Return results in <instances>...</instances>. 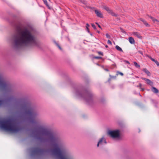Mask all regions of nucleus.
Returning <instances> with one entry per match:
<instances>
[{"instance_id":"nucleus-20","label":"nucleus","mask_w":159,"mask_h":159,"mask_svg":"<svg viewBox=\"0 0 159 159\" xmlns=\"http://www.w3.org/2000/svg\"><path fill=\"white\" fill-rule=\"evenodd\" d=\"M4 103V101H0V107L2 106Z\"/></svg>"},{"instance_id":"nucleus-19","label":"nucleus","mask_w":159,"mask_h":159,"mask_svg":"<svg viewBox=\"0 0 159 159\" xmlns=\"http://www.w3.org/2000/svg\"><path fill=\"white\" fill-rule=\"evenodd\" d=\"M42 151V150L41 149H40L38 148H36L34 150V152H35L36 153H38L39 152H40Z\"/></svg>"},{"instance_id":"nucleus-5","label":"nucleus","mask_w":159,"mask_h":159,"mask_svg":"<svg viewBox=\"0 0 159 159\" xmlns=\"http://www.w3.org/2000/svg\"><path fill=\"white\" fill-rule=\"evenodd\" d=\"M0 88L2 90L8 91L11 88L10 86L4 80L0 75Z\"/></svg>"},{"instance_id":"nucleus-17","label":"nucleus","mask_w":159,"mask_h":159,"mask_svg":"<svg viewBox=\"0 0 159 159\" xmlns=\"http://www.w3.org/2000/svg\"><path fill=\"white\" fill-rule=\"evenodd\" d=\"M133 34L135 36L138 37V38H140V34L137 32H134Z\"/></svg>"},{"instance_id":"nucleus-30","label":"nucleus","mask_w":159,"mask_h":159,"mask_svg":"<svg viewBox=\"0 0 159 159\" xmlns=\"http://www.w3.org/2000/svg\"><path fill=\"white\" fill-rule=\"evenodd\" d=\"M118 74L120 75L121 76H123V74L122 73V72H118Z\"/></svg>"},{"instance_id":"nucleus-14","label":"nucleus","mask_w":159,"mask_h":159,"mask_svg":"<svg viewBox=\"0 0 159 159\" xmlns=\"http://www.w3.org/2000/svg\"><path fill=\"white\" fill-rule=\"evenodd\" d=\"M149 17L154 22L156 21L157 22V23H159V21L155 19L153 17L151 16H149Z\"/></svg>"},{"instance_id":"nucleus-35","label":"nucleus","mask_w":159,"mask_h":159,"mask_svg":"<svg viewBox=\"0 0 159 159\" xmlns=\"http://www.w3.org/2000/svg\"><path fill=\"white\" fill-rule=\"evenodd\" d=\"M57 46L60 49H61V47L60 46H59L58 45H57Z\"/></svg>"},{"instance_id":"nucleus-3","label":"nucleus","mask_w":159,"mask_h":159,"mask_svg":"<svg viewBox=\"0 0 159 159\" xmlns=\"http://www.w3.org/2000/svg\"><path fill=\"white\" fill-rule=\"evenodd\" d=\"M0 127L1 129L12 133H16L21 129L15 124L11 120L9 119L0 120Z\"/></svg>"},{"instance_id":"nucleus-9","label":"nucleus","mask_w":159,"mask_h":159,"mask_svg":"<svg viewBox=\"0 0 159 159\" xmlns=\"http://www.w3.org/2000/svg\"><path fill=\"white\" fill-rule=\"evenodd\" d=\"M95 12L98 16L101 18L103 17V15L100 11H99L98 10H95Z\"/></svg>"},{"instance_id":"nucleus-26","label":"nucleus","mask_w":159,"mask_h":159,"mask_svg":"<svg viewBox=\"0 0 159 159\" xmlns=\"http://www.w3.org/2000/svg\"><path fill=\"white\" fill-rule=\"evenodd\" d=\"M154 62L156 63L157 66H159V62L157 60H155Z\"/></svg>"},{"instance_id":"nucleus-8","label":"nucleus","mask_w":159,"mask_h":159,"mask_svg":"<svg viewBox=\"0 0 159 159\" xmlns=\"http://www.w3.org/2000/svg\"><path fill=\"white\" fill-rule=\"evenodd\" d=\"M103 143H106L107 142L106 141L105 139L103 137L101 138L98 142L97 144V147H99V145H102Z\"/></svg>"},{"instance_id":"nucleus-21","label":"nucleus","mask_w":159,"mask_h":159,"mask_svg":"<svg viewBox=\"0 0 159 159\" xmlns=\"http://www.w3.org/2000/svg\"><path fill=\"white\" fill-rule=\"evenodd\" d=\"M91 25L94 29H95V30L96 29V27L95 25L93 24H91Z\"/></svg>"},{"instance_id":"nucleus-27","label":"nucleus","mask_w":159,"mask_h":159,"mask_svg":"<svg viewBox=\"0 0 159 159\" xmlns=\"http://www.w3.org/2000/svg\"><path fill=\"white\" fill-rule=\"evenodd\" d=\"M107 43L109 44H110L111 45H112V43L111 42V41L109 40H108L107 41Z\"/></svg>"},{"instance_id":"nucleus-6","label":"nucleus","mask_w":159,"mask_h":159,"mask_svg":"<svg viewBox=\"0 0 159 159\" xmlns=\"http://www.w3.org/2000/svg\"><path fill=\"white\" fill-rule=\"evenodd\" d=\"M120 131L118 130H116L113 131H109L108 134L112 138H119L120 137Z\"/></svg>"},{"instance_id":"nucleus-24","label":"nucleus","mask_w":159,"mask_h":159,"mask_svg":"<svg viewBox=\"0 0 159 159\" xmlns=\"http://www.w3.org/2000/svg\"><path fill=\"white\" fill-rule=\"evenodd\" d=\"M94 58H95L96 59H100L102 58V57H100L96 56V57H94Z\"/></svg>"},{"instance_id":"nucleus-18","label":"nucleus","mask_w":159,"mask_h":159,"mask_svg":"<svg viewBox=\"0 0 159 159\" xmlns=\"http://www.w3.org/2000/svg\"><path fill=\"white\" fill-rule=\"evenodd\" d=\"M134 64L135 66H136L137 68H140V66L136 62H134Z\"/></svg>"},{"instance_id":"nucleus-10","label":"nucleus","mask_w":159,"mask_h":159,"mask_svg":"<svg viewBox=\"0 0 159 159\" xmlns=\"http://www.w3.org/2000/svg\"><path fill=\"white\" fill-rule=\"evenodd\" d=\"M139 20L142 21L146 27H149L150 26L142 18H140Z\"/></svg>"},{"instance_id":"nucleus-15","label":"nucleus","mask_w":159,"mask_h":159,"mask_svg":"<svg viewBox=\"0 0 159 159\" xmlns=\"http://www.w3.org/2000/svg\"><path fill=\"white\" fill-rule=\"evenodd\" d=\"M147 84L150 85H152L153 84V83L150 80L148 79L147 81H146Z\"/></svg>"},{"instance_id":"nucleus-13","label":"nucleus","mask_w":159,"mask_h":159,"mask_svg":"<svg viewBox=\"0 0 159 159\" xmlns=\"http://www.w3.org/2000/svg\"><path fill=\"white\" fill-rule=\"evenodd\" d=\"M152 92L155 93H157L158 92V90L154 87H152Z\"/></svg>"},{"instance_id":"nucleus-1","label":"nucleus","mask_w":159,"mask_h":159,"mask_svg":"<svg viewBox=\"0 0 159 159\" xmlns=\"http://www.w3.org/2000/svg\"><path fill=\"white\" fill-rule=\"evenodd\" d=\"M37 139L41 140L51 142L54 147L52 152L58 159H72L67 151L63 148L61 141L53 133L47 129L40 128L38 132Z\"/></svg>"},{"instance_id":"nucleus-32","label":"nucleus","mask_w":159,"mask_h":159,"mask_svg":"<svg viewBox=\"0 0 159 159\" xmlns=\"http://www.w3.org/2000/svg\"><path fill=\"white\" fill-rule=\"evenodd\" d=\"M124 62H125L126 63H128V64H130V63H129V61H127L124 60Z\"/></svg>"},{"instance_id":"nucleus-38","label":"nucleus","mask_w":159,"mask_h":159,"mask_svg":"<svg viewBox=\"0 0 159 159\" xmlns=\"http://www.w3.org/2000/svg\"><path fill=\"white\" fill-rule=\"evenodd\" d=\"M105 47L106 48H107L108 47V46L107 45H106L105 46Z\"/></svg>"},{"instance_id":"nucleus-12","label":"nucleus","mask_w":159,"mask_h":159,"mask_svg":"<svg viewBox=\"0 0 159 159\" xmlns=\"http://www.w3.org/2000/svg\"><path fill=\"white\" fill-rule=\"evenodd\" d=\"M129 41L131 44H134L135 43V41L133 38L132 37H129Z\"/></svg>"},{"instance_id":"nucleus-7","label":"nucleus","mask_w":159,"mask_h":159,"mask_svg":"<svg viewBox=\"0 0 159 159\" xmlns=\"http://www.w3.org/2000/svg\"><path fill=\"white\" fill-rule=\"evenodd\" d=\"M102 7L103 9L107 11L109 13L111 14L112 16H114L116 17H117V14L114 13L107 7L105 6H103Z\"/></svg>"},{"instance_id":"nucleus-22","label":"nucleus","mask_w":159,"mask_h":159,"mask_svg":"<svg viewBox=\"0 0 159 159\" xmlns=\"http://www.w3.org/2000/svg\"><path fill=\"white\" fill-rule=\"evenodd\" d=\"M43 2L47 6H48V2L46 0H44Z\"/></svg>"},{"instance_id":"nucleus-25","label":"nucleus","mask_w":159,"mask_h":159,"mask_svg":"<svg viewBox=\"0 0 159 159\" xmlns=\"http://www.w3.org/2000/svg\"><path fill=\"white\" fill-rule=\"evenodd\" d=\"M89 26V24L88 23L86 24V29L88 31H89L88 27Z\"/></svg>"},{"instance_id":"nucleus-28","label":"nucleus","mask_w":159,"mask_h":159,"mask_svg":"<svg viewBox=\"0 0 159 159\" xmlns=\"http://www.w3.org/2000/svg\"><path fill=\"white\" fill-rule=\"evenodd\" d=\"M149 58L152 61L154 62L155 60L153 58H152L151 57H149Z\"/></svg>"},{"instance_id":"nucleus-16","label":"nucleus","mask_w":159,"mask_h":159,"mask_svg":"<svg viewBox=\"0 0 159 159\" xmlns=\"http://www.w3.org/2000/svg\"><path fill=\"white\" fill-rule=\"evenodd\" d=\"M115 48L117 50L121 52H123V51L122 48L120 47H119L118 46L116 45V46Z\"/></svg>"},{"instance_id":"nucleus-23","label":"nucleus","mask_w":159,"mask_h":159,"mask_svg":"<svg viewBox=\"0 0 159 159\" xmlns=\"http://www.w3.org/2000/svg\"><path fill=\"white\" fill-rule=\"evenodd\" d=\"M106 36L107 38L110 39V36L108 33L106 34Z\"/></svg>"},{"instance_id":"nucleus-39","label":"nucleus","mask_w":159,"mask_h":159,"mask_svg":"<svg viewBox=\"0 0 159 159\" xmlns=\"http://www.w3.org/2000/svg\"><path fill=\"white\" fill-rule=\"evenodd\" d=\"M97 32H98V33H100V32H99V31H98H98H97Z\"/></svg>"},{"instance_id":"nucleus-34","label":"nucleus","mask_w":159,"mask_h":159,"mask_svg":"<svg viewBox=\"0 0 159 159\" xmlns=\"http://www.w3.org/2000/svg\"><path fill=\"white\" fill-rule=\"evenodd\" d=\"M138 52H139V53H140V54H143L142 52L141 51H139Z\"/></svg>"},{"instance_id":"nucleus-41","label":"nucleus","mask_w":159,"mask_h":159,"mask_svg":"<svg viewBox=\"0 0 159 159\" xmlns=\"http://www.w3.org/2000/svg\"><path fill=\"white\" fill-rule=\"evenodd\" d=\"M157 24L159 25V23H157Z\"/></svg>"},{"instance_id":"nucleus-37","label":"nucleus","mask_w":159,"mask_h":159,"mask_svg":"<svg viewBox=\"0 0 159 159\" xmlns=\"http://www.w3.org/2000/svg\"><path fill=\"white\" fill-rule=\"evenodd\" d=\"M140 89H141V90L142 91H143L144 90V89L143 88H141Z\"/></svg>"},{"instance_id":"nucleus-11","label":"nucleus","mask_w":159,"mask_h":159,"mask_svg":"<svg viewBox=\"0 0 159 159\" xmlns=\"http://www.w3.org/2000/svg\"><path fill=\"white\" fill-rule=\"evenodd\" d=\"M142 70L145 72L148 76H150L151 75V74L150 72L147 69L143 68L142 69Z\"/></svg>"},{"instance_id":"nucleus-29","label":"nucleus","mask_w":159,"mask_h":159,"mask_svg":"<svg viewBox=\"0 0 159 159\" xmlns=\"http://www.w3.org/2000/svg\"><path fill=\"white\" fill-rule=\"evenodd\" d=\"M98 53L99 55H101L102 56L103 55V53L101 52H98Z\"/></svg>"},{"instance_id":"nucleus-2","label":"nucleus","mask_w":159,"mask_h":159,"mask_svg":"<svg viewBox=\"0 0 159 159\" xmlns=\"http://www.w3.org/2000/svg\"><path fill=\"white\" fill-rule=\"evenodd\" d=\"M13 44L15 48H19L24 46H39V43L30 31L26 29L14 36Z\"/></svg>"},{"instance_id":"nucleus-40","label":"nucleus","mask_w":159,"mask_h":159,"mask_svg":"<svg viewBox=\"0 0 159 159\" xmlns=\"http://www.w3.org/2000/svg\"><path fill=\"white\" fill-rule=\"evenodd\" d=\"M96 24L98 25V23H96Z\"/></svg>"},{"instance_id":"nucleus-31","label":"nucleus","mask_w":159,"mask_h":159,"mask_svg":"<svg viewBox=\"0 0 159 159\" xmlns=\"http://www.w3.org/2000/svg\"><path fill=\"white\" fill-rule=\"evenodd\" d=\"M141 79L142 80H145L146 82V81H147L148 79H146V78H143V77L141 78Z\"/></svg>"},{"instance_id":"nucleus-4","label":"nucleus","mask_w":159,"mask_h":159,"mask_svg":"<svg viewBox=\"0 0 159 159\" xmlns=\"http://www.w3.org/2000/svg\"><path fill=\"white\" fill-rule=\"evenodd\" d=\"M22 110L24 115L30 121H33L37 115V113L28 104L22 106Z\"/></svg>"},{"instance_id":"nucleus-36","label":"nucleus","mask_w":159,"mask_h":159,"mask_svg":"<svg viewBox=\"0 0 159 159\" xmlns=\"http://www.w3.org/2000/svg\"><path fill=\"white\" fill-rule=\"evenodd\" d=\"M98 26L99 28L101 29V27L100 25H99V24H98Z\"/></svg>"},{"instance_id":"nucleus-33","label":"nucleus","mask_w":159,"mask_h":159,"mask_svg":"<svg viewBox=\"0 0 159 159\" xmlns=\"http://www.w3.org/2000/svg\"><path fill=\"white\" fill-rule=\"evenodd\" d=\"M142 86V84H139V86H138L137 87H139L140 88V89L141 88Z\"/></svg>"}]
</instances>
